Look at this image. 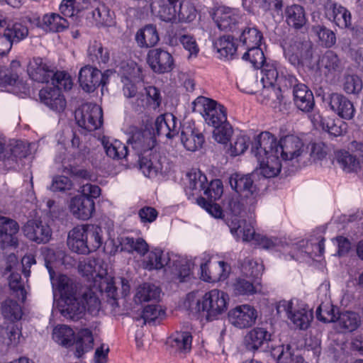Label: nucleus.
I'll return each instance as SVG.
<instances>
[{"label":"nucleus","instance_id":"f257e3e1","mask_svg":"<svg viewBox=\"0 0 363 363\" xmlns=\"http://www.w3.org/2000/svg\"><path fill=\"white\" fill-rule=\"evenodd\" d=\"M252 153L256 157L259 167L256 171L265 178L277 177L281 169L276 138L269 132H262L252 143Z\"/></svg>","mask_w":363,"mask_h":363},{"label":"nucleus","instance_id":"f03ea898","mask_svg":"<svg viewBox=\"0 0 363 363\" xmlns=\"http://www.w3.org/2000/svg\"><path fill=\"white\" fill-rule=\"evenodd\" d=\"M78 268L83 276L93 278L94 288H98L99 293L104 292L113 301L116 300L117 291L113 278L108 274L106 267L101 259H84L79 262Z\"/></svg>","mask_w":363,"mask_h":363},{"label":"nucleus","instance_id":"7ed1b4c3","mask_svg":"<svg viewBox=\"0 0 363 363\" xmlns=\"http://www.w3.org/2000/svg\"><path fill=\"white\" fill-rule=\"evenodd\" d=\"M168 281L178 284L188 281L191 275L189 264L172 252L160 251V270Z\"/></svg>","mask_w":363,"mask_h":363},{"label":"nucleus","instance_id":"20e7f679","mask_svg":"<svg viewBox=\"0 0 363 363\" xmlns=\"http://www.w3.org/2000/svg\"><path fill=\"white\" fill-rule=\"evenodd\" d=\"M228 295L223 291L212 289L206 292L196 303L199 312L206 313L208 320L216 319L227 310Z\"/></svg>","mask_w":363,"mask_h":363},{"label":"nucleus","instance_id":"39448f33","mask_svg":"<svg viewBox=\"0 0 363 363\" xmlns=\"http://www.w3.org/2000/svg\"><path fill=\"white\" fill-rule=\"evenodd\" d=\"M159 133V117L154 122L147 121L144 129L135 130L128 140L132 147L140 155L152 150L157 145Z\"/></svg>","mask_w":363,"mask_h":363},{"label":"nucleus","instance_id":"423d86ee","mask_svg":"<svg viewBox=\"0 0 363 363\" xmlns=\"http://www.w3.org/2000/svg\"><path fill=\"white\" fill-rule=\"evenodd\" d=\"M285 57L294 66L310 62L313 56V45L308 40H301L294 37L284 42L283 45Z\"/></svg>","mask_w":363,"mask_h":363},{"label":"nucleus","instance_id":"0eeeda50","mask_svg":"<svg viewBox=\"0 0 363 363\" xmlns=\"http://www.w3.org/2000/svg\"><path fill=\"white\" fill-rule=\"evenodd\" d=\"M254 174H234L229 178L231 188L245 199V203L250 205V209L255 207L259 196V190L254 184Z\"/></svg>","mask_w":363,"mask_h":363},{"label":"nucleus","instance_id":"6e6552de","mask_svg":"<svg viewBox=\"0 0 363 363\" xmlns=\"http://www.w3.org/2000/svg\"><path fill=\"white\" fill-rule=\"evenodd\" d=\"M75 118L79 126L88 131L95 130L102 125V109L96 104H83L75 111Z\"/></svg>","mask_w":363,"mask_h":363},{"label":"nucleus","instance_id":"1a4fd4ad","mask_svg":"<svg viewBox=\"0 0 363 363\" xmlns=\"http://www.w3.org/2000/svg\"><path fill=\"white\" fill-rule=\"evenodd\" d=\"M288 81V86L293 88V96L295 106L300 111L308 113L313 111L315 101L313 92L304 84L298 83L297 79L291 74L285 78Z\"/></svg>","mask_w":363,"mask_h":363},{"label":"nucleus","instance_id":"9d476101","mask_svg":"<svg viewBox=\"0 0 363 363\" xmlns=\"http://www.w3.org/2000/svg\"><path fill=\"white\" fill-rule=\"evenodd\" d=\"M194 105L203 107V116L208 125L216 127L228 123L225 108L216 101L206 97H199Z\"/></svg>","mask_w":363,"mask_h":363},{"label":"nucleus","instance_id":"9b49d317","mask_svg":"<svg viewBox=\"0 0 363 363\" xmlns=\"http://www.w3.org/2000/svg\"><path fill=\"white\" fill-rule=\"evenodd\" d=\"M278 314L285 313L289 319L299 329H307L313 320V313L306 308L294 309L292 301L282 300L277 305Z\"/></svg>","mask_w":363,"mask_h":363},{"label":"nucleus","instance_id":"f8f14e48","mask_svg":"<svg viewBox=\"0 0 363 363\" xmlns=\"http://www.w3.org/2000/svg\"><path fill=\"white\" fill-rule=\"evenodd\" d=\"M112 73L106 70L104 73L93 67L85 66L82 67L79 74V82L80 86L86 92L94 91L101 84L105 85L107 83L109 74Z\"/></svg>","mask_w":363,"mask_h":363},{"label":"nucleus","instance_id":"ddd939ff","mask_svg":"<svg viewBox=\"0 0 363 363\" xmlns=\"http://www.w3.org/2000/svg\"><path fill=\"white\" fill-rule=\"evenodd\" d=\"M279 147V157L283 160L299 161V158L303 156L304 152V145L303 141L297 136L288 135L280 138L277 141Z\"/></svg>","mask_w":363,"mask_h":363},{"label":"nucleus","instance_id":"4468645a","mask_svg":"<svg viewBox=\"0 0 363 363\" xmlns=\"http://www.w3.org/2000/svg\"><path fill=\"white\" fill-rule=\"evenodd\" d=\"M329 108L339 117L345 120L354 118L355 108L353 102L340 93H331L325 99Z\"/></svg>","mask_w":363,"mask_h":363},{"label":"nucleus","instance_id":"2eb2a0df","mask_svg":"<svg viewBox=\"0 0 363 363\" xmlns=\"http://www.w3.org/2000/svg\"><path fill=\"white\" fill-rule=\"evenodd\" d=\"M213 18L220 30L234 33L238 28L241 16L235 9L222 6L216 9Z\"/></svg>","mask_w":363,"mask_h":363},{"label":"nucleus","instance_id":"dca6fc26","mask_svg":"<svg viewBox=\"0 0 363 363\" xmlns=\"http://www.w3.org/2000/svg\"><path fill=\"white\" fill-rule=\"evenodd\" d=\"M53 71L51 64L45 58L33 57L28 62L27 72L33 81L40 83L48 82Z\"/></svg>","mask_w":363,"mask_h":363},{"label":"nucleus","instance_id":"f3484780","mask_svg":"<svg viewBox=\"0 0 363 363\" xmlns=\"http://www.w3.org/2000/svg\"><path fill=\"white\" fill-rule=\"evenodd\" d=\"M256 318V310L249 305L237 306L228 313L230 323L239 328L252 326L255 323Z\"/></svg>","mask_w":363,"mask_h":363},{"label":"nucleus","instance_id":"a211bd4d","mask_svg":"<svg viewBox=\"0 0 363 363\" xmlns=\"http://www.w3.org/2000/svg\"><path fill=\"white\" fill-rule=\"evenodd\" d=\"M24 235L37 243L48 242L52 235V231L48 225L39 220H28L23 227Z\"/></svg>","mask_w":363,"mask_h":363},{"label":"nucleus","instance_id":"6ab92c4d","mask_svg":"<svg viewBox=\"0 0 363 363\" xmlns=\"http://www.w3.org/2000/svg\"><path fill=\"white\" fill-rule=\"evenodd\" d=\"M29 22L45 31L60 32L68 26L65 18L55 13L45 14L42 18L36 16L28 18Z\"/></svg>","mask_w":363,"mask_h":363},{"label":"nucleus","instance_id":"aec40b11","mask_svg":"<svg viewBox=\"0 0 363 363\" xmlns=\"http://www.w3.org/2000/svg\"><path fill=\"white\" fill-rule=\"evenodd\" d=\"M19 226L16 221L0 216V247L16 246L18 239L16 234Z\"/></svg>","mask_w":363,"mask_h":363},{"label":"nucleus","instance_id":"412c9836","mask_svg":"<svg viewBox=\"0 0 363 363\" xmlns=\"http://www.w3.org/2000/svg\"><path fill=\"white\" fill-rule=\"evenodd\" d=\"M39 97L41 102L54 111L60 113L66 107L64 96L55 87L48 86L42 89L39 92Z\"/></svg>","mask_w":363,"mask_h":363},{"label":"nucleus","instance_id":"4be33fe9","mask_svg":"<svg viewBox=\"0 0 363 363\" xmlns=\"http://www.w3.org/2000/svg\"><path fill=\"white\" fill-rule=\"evenodd\" d=\"M325 16L340 28H350L352 25L350 12L337 4H328L325 6Z\"/></svg>","mask_w":363,"mask_h":363},{"label":"nucleus","instance_id":"5701e85b","mask_svg":"<svg viewBox=\"0 0 363 363\" xmlns=\"http://www.w3.org/2000/svg\"><path fill=\"white\" fill-rule=\"evenodd\" d=\"M94 206V200L79 195L70 200L69 210L75 218L87 220L92 216Z\"/></svg>","mask_w":363,"mask_h":363},{"label":"nucleus","instance_id":"b1692460","mask_svg":"<svg viewBox=\"0 0 363 363\" xmlns=\"http://www.w3.org/2000/svg\"><path fill=\"white\" fill-rule=\"evenodd\" d=\"M230 233L237 238H241L243 242H250L256 240L257 234L254 227L251 223L245 220H241L238 218H232L230 222L228 223Z\"/></svg>","mask_w":363,"mask_h":363},{"label":"nucleus","instance_id":"393cba45","mask_svg":"<svg viewBox=\"0 0 363 363\" xmlns=\"http://www.w3.org/2000/svg\"><path fill=\"white\" fill-rule=\"evenodd\" d=\"M260 68L262 74L261 81L264 88L274 86L276 84L280 86L282 83L288 87V81H285L288 75H279L277 62H266Z\"/></svg>","mask_w":363,"mask_h":363},{"label":"nucleus","instance_id":"a878e982","mask_svg":"<svg viewBox=\"0 0 363 363\" xmlns=\"http://www.w3.org/2000/svg\"><path fill=\"white\" fill-rule=\"evenodd\" d=\"M318 67L326 76L329 74L335 75L342 71L343 65L334 51L328 50L320 57Z\"/></svg>","mask_w":363,"mask_h":363},{"label":"nucleus","instance_id":"bb28decb","mask_svg":"<svg viewBox=\"0 0 363 363\" xmlns=\"http://www.w3.org/2000/svg\"><path fill=\"white\" fill-rule=\"evenodd\" d=\"M181 141L187 150L195 152L203 147L205 138L198 129L188 125L182 130Z\"/></svg>","mask_w":363,"mask_h":363},{"label":"nucleus","instance_id":"cd10ccee","mask_svg":"<svg viewBox=\"0 0 363 363\" xmlns=\"http://www.w3.org/2000/svg\"><path fill=\"white\" fill-rule=\"evenodd\" d=\"M87 227L88 225H79L69 233L68 245L77 253H88V247L86 245Z\"/></svg>","mask_w":363,"mask_h":363},{"label":"nucleus","instance_id":"c85d7f7f","mask_svg":"<svg viewBox=\"0 0 363 363\" xmlns=\"http://www.w3.org/2000/svg\"><path fill=\"white\" fill-rule=\"evenodd\" d=\"M22 71L21 63L18 60L11 61L8 67H0V87L21 84L20 74Z\"/></svg>","mask_w":363,"mask_h":363},{"label":"nucleus","instance_id":"c756f323","mask_svg":"<svg viewBox=\"0 0 363 363\" xmlns=\"http://www.w3.org/2000/svg\"><path fill=\"white\" fill-rule=\"evenodd\" d=\"M65 306L62 311V315L72 320H78L84 314L86 306L82 298L77 297V294L68 296L65 298Z\"/></svg>","mask_w":363,"mask_h":363},{"label":"nucleus","instance_id":"7c9ffc66","mask_svg":"<svg viewBox=\"0 0 363 363\" xmlns=\"http://www.w3.org/2000/svg\"><path fill=\"white\" fill-rule=\"evenodd\" d=\"M46 267L50 274L53 289L57 290L63 298L76 294V286L68 277L60 274L54 278L55 272L49 265V263H47Z\"/></svg>","mask_w":363,"mask_h":363},{"label":"nucleus","instance_id":"2f4dec72","mask_svg":"<svg viewBox=\"0 0 363 363\" xmlns=\"http://www.w3.org/2000/svg\"><path fill=\"white\" fill-rule=\"evenodd\" d=\"M284 16L286 23L296 30L301 28L307 21L305 10L298 4L287 6Z\"/></svg>","mask_w":363,"mask_h":363},{"label":"nucleus","instance_id":"473e14b6","mask_svg":"<svg viewBox=\"0 0 363 363\" xmlns=\"http://www.w3.org/2000/svg\"><path fill=\"white\" fill-rule=\"evenodd\" d=\"M119 245L116 250L125 251L129 253L133 252L143 256L148 251V245L143 238H133L130 237H121L118 239Z\"/></svg>","mask_w":363,"mask_h":363},{"label":"nucleus","instance_id":"72a5a7b5","mask_svg":"<svg viewBox=\"0 0 363 363\" xmlns=\"http://www.w3.org/2000/svg\"><path fill=\"white\" fill-rule=\"evenodd\" d=\"M192 335L188 331H177L167 340L166 344L181 352H189L191 349Z\"/></svg>","mask_w":363,"mask_h":363},{"label":"nucleus","instance_id":"f704fd0d","mask_svg":"<svg viewBox=\"0 0 363 363\" xmlns=\"http://www.w3.org/2000/svg\"><path fill=\"white\" fill-rule=\"evenodd\" d=\"M335 160L342 169L346 172H357L362 170V165L356 156L346 150H337L335 153Z\"/></svg>","mask_w":363,"mask_h":363},{"label":"nucleus","instance_id":"c9c22d12","mask_svg":"<svg viewBox=\"0 0 363 363\" xmlns=\"http://www.w3.org/2000/svg\"><path fill=\"white\" fill-rule=\"evenodd\" d=\"M271 340V334L263 328H255L248 333L245 337L248 350H256L264 343Z\"/></svg>","mask_w":363,"mask_h":363},{"label":"nucleus","instance_id":"e433bc0d","mask_svg":"<svg viewBox=\"0 0 363 363\" xmlns=\"http://www.w3.org/2000/svg\"><path fill=\"white\" fill-rule=\"evenodd\" d=\"M102 145L106 155L113 159H122L128 155V147L120 140L104 137L101 140Z\"/></svg>","mask_w":363,"mask_h":363},{"label":"nucleus","instance_id":"4c0bfd02","mask_svg":"<svg viewBox=\"0 0 363 363\" xmlns=\"http://www.w3.org/2000/svg\"><path fill=\"white\" fill-rule=\"evenodd\" d=\"M87 57L92 63L106 65L109 61L110 53L108 49L104 48L100 42L94 41L89 45Z\"/></svg>","mask_w":363,"mask_h":363},{"label":"nucleus","instance_id":"58836bf2","mask_svg":"<svg viewBox=\"0 0 363 363\" xmlns=\"http://www.w3.org/2000/svg\"><path fill=\"white\" fill-rule=\"evenodd\" d=\"M216 268L218 271V273L209 272L208 274V264L206 263L202 264L201 265L202 279L206 281L215 282L216 281L225 280L228 277L230 267L227 263L223 261H219Z\"/></svg>","mask_w":363,"mask_h":363},{"label":"nucleus","instance_id":"ea45409f","mask_svg":"<svg viewBox=\"0 0 363 363\" xmlns=\"http://www.w3.org/2000/svg\"><path fill=\"white\" fill-rule=\"evenodd\" d=\"M75 345L76 355L78 357L91 350L94 346V337L91 331L88 328H82L78 331Z\"/></svg>","mask_w":363,"mask_h":363},{"label":"nucleus","instance_id":"a19ab883","mask_svg":"<svg viewBox=\"0 0 363 363\" xmlns=\"http://www.w3.org/2000/svg\"><path fill=\"white\" fill-rule=\"evenodd\" d=\"M21 337V330L18 325L11 323L6 327L0 326V344L16 346Z\"/></svg>","mask_w":363,"mask_h":363},{"label":"nucleus","instance_id":"79ce46f5","mask_svg":"<svg viewBox=\"0 0 363 363\" xmlns=\"http://www.w3.org/2000/svg\"><path fill=\"white\" fill-rule=\"evenodd\" d=\"M52 339L64 347H70L74 342V332L66 325H58L52 331Z\"/></svg>","mask_w":363,"mask_h":363},{"label":"nucleus","instance_id":"37998d69","mask_svg":"<svg viewBox=\"0 0 363 363\" xmlns=\"http://www.w3.org/2000/svg\"><path fill=\"white\" fill-rule=\"evenodd\" d=\"M214 46L220 57L228 60L233 58L237 50L234 38L230 35L220 37L215 42Z\"/></svg>","mask_w":363,"mask_h":363},{"label":"nucleus","instance_id":"c03bdc74","mask_svg":"<svg viewBox=\"0 0 363 363\" xmlns=\"http://www.w3.org/2000/svg\"><path fill=\"white\" fill-rule=\"evenodd\" d=\"M337 320L338 325L345 332H353L361 324L359 315L357 313L349 311L340 313Z\"/></svg>","mask_w":363,"mask_h":363},{"label":"nucleus","instance_id":"a18cd8bd","mask_svg":"<svg viewBox=\"0 0 363 363\" xmlns=\"http://www.w3.org/2000/svg\"><path fill=\"white\" fill-rule=\"evenodd\" d=\"M136 40L140 46L154 47L159 41L156 26L148 25L136 34Z\"/></svg>","mask_w":363,"mask_h":363},{"label":"nucleus","instance_id":"49530a36","mask_svg":"<svg viewBox=\"0 0 363 363\" xmlns=\"http://www.w3.org/2000/svg\"><path fill=\"white\" fill-rule=\"evenodd\" d=\"M177 118L172 113L160 114V136L172 139L179 133Z\"/></svg>","mask_w":363,"mask_h":363},{"label":"nucleus","instance_id":"de8ad7c7","mask_svg":"<svg viewBox=\"0 0 363 363\" xmlns=\"http://www.w3.org/2000/svg\"><path fill=\"white\" fill-rule=\"evenodd\" d=\"M274 357H277L279 363H303V359L296 354L291 345H280L272 352Z\"/></svg>","mask_w":363,"mask_h":363},{"label":"nucleus","instance_id":"09e8293b","mask_svg":"<svg viewBox=\"0 0 363 363\" xmlns=\"http://www.w3.org/2000/svg\"><path fill=\"white\" fill-rule=\"evenodd\" d=\"M262 33L255 27H247L240 35V42L245 48L260 46Z\"/></svg>","mask_w":363,"mask_h":363},{"label":"nucleus","instance_id":"8fccbe9b","mask_svg":"<svg viewBox=\"0 0 363 363\" xmlns=\"http://www.w3.org/2000/svg\"><path fill=\"white\" fill-rule=\"evenodd\" d=\"M224 207L235 218L240 215L242 211L247 209L249 211L254 210L255 207L250 209V205L246 204L245 199L244 197L239 198L237 196L228 197L224 201Z\"/></svg>","mask_w":363,"mask_h":363},{"label":"nucleus","instance_id":"3c124183","mask_svg":"<svg viewBox=\"0 0 363 363\" xmlns=\"http://www.w3.org/2000/svg\"><path fill=\"white\" fill-rule=\"evenodd\" d=\"M102 229L94 225H88L86 228V245L88 247V252L99 249L103 242Z\"/></svg>","mask_w":363,"mask_h":363},{"label":"nucleus","instance_id":"603ef678","mask_svg":"<svg viewBox=\"0 0 363 363\" xmlns=\"http://www.w3.org/2000/svg\"><path fill=\"white\" fill-rule=\"evenodd\" d=\"M92 17L99 26H110L113 24V13H111L108 6L99 3L92 11Z\"/></svg>","mask_w":363,"mask_h":363},{"label":"nucleus","instance_id":"864d4df0","mask_svg":"<svg viewBox=\"0 0 363 363\" xmlns=\"http://www.w3.org/2000/svg\"><path fill=\"white\" fill-rule=\"evenodd\" d=\"M179 0H160V20L174 21L177 18Z\"/></svg>","mask_w":363,"mask_h":363},{"label":"nucleus","instance_id":"5fc2aeb1","mask_svg":"<svg viewBox=\"0 0 363 363\" xmlns=\"http://www.w3.org/2000/svg\"><path fill=\"white\" fill-rule=\"evenodd\" d=\"M339 309L330 303H323L316 309L317 318L323 323H333L337 320Z\"/></svg>","mask_w":363,"mask_h":363},{"label":"nucleus","instance_id":"6e6d98bb","mask_svg":"<svg viewBox=\"0 0 363 363\" xmlns=\"http://www.w3.org/2000/svg\"><path fill=\"white\" fill-rule=\"evenodd\" d=\"M1 313L4 318L15 321L21 318L23 312L21 306L16 301L8 298L1 304Z\"/></svg>","mask_w":363,"mask_h":363},{"label":"nucleus","instance_id":"4d7b16f0","mask_svg":"<svg viewBox=\"0 0 363 363\" xmlns=\"http://www.w3.org/2000/svg\"><path fill=\"white\" fill-rule=\"evenodd\" d=\"M88 4V0H62L60 11L65 16L72 17L86 8Z\"/></svg>","mask_w":363,"mask_h":363},{"label":"nucleus","instance_id":"13d9d810","mask_svg":"<svg viewBox=\"0 0 363 363\" xmlns=\"http://www.w3.org/2000/svg\"><path fill=\"white\" fill-rule=\"evenodd\" d=\"M94 290H98V288L94 286L85 292L81 297L82 303L86 306V310L91 315H96L98 314L101 308V301L98 297L96 292Z\"/></svg>","mask_w":363,"mask_h":363},{"label":"nucleus","instance_id":"bf43d9fd","mask_svg":"<svg viewBox=\"0 0 363 363\" xmlns=\"http://www.w3.org/2000/svg\"><path fill=\"white\" fill-rule=\"evenodd\" d=\"M184 33V30L182 26L178 23H172L165 28V33L163 35V43L170 46H176Z\"/></svg>","mask_w":363,"mask_h":363},{"label":"nucleus","instance_id":"052dcab7","mask_svg":"<svg viewBox=\"0 0 363 363\" xmlns=\"http://www.w3.org/2000/svg\"><path fill=\"white\" fill-rule=\"evenodd\" d=\"M4 33L13 43H18L28 36V29L27 26L22 23L16 22L8 25L4 30Z\"/></svg>","mask_w":363,"mask_h":363},{"label":"nucleus","instance_id":"680f3d73","mask_svg":"<svg viewBox=\"0 0 363 363\" xmlns=\"http://www.w3.org/2000/svg\"><path fill=\"white\" fill-rule=\"evenodd\" d=\"M312 31L317 35L322 45L326 48H331L336 43V36L333 31L323 25H314L311 28Z\"/></svg>","mask_w":363,"mask_h":363},{"label":"nucleus","instance_id":"e2e57ef3","mask_svg":"<svg viewBox=\"0 0 363 363\" xmlns=\"http://www.w3.org/2000/svg\"><path fill=\"white\" fill-rule=\"evenodd\" d=\"M247 51L243 54L242 58L249 61L253 67L259 69L265 62V57L259 46L245 48Z\"/></svg>","mask_w":363,"mask_h":363},{"label":"nucleus","instance_id":"0e129e2a","mask_svg":"<svg viewBox=\"0 0 363 363\" xmlns=\"http://www.w3.org/2000/svg\"><path fill=\"white\" fill-rule=\"evenodd\" d=\"M363 87L362 79L356 74L345 75L343 79L342 89L348 94H357Z\"/></svg>","mask_w":363,"mask_h":363},{"label":"nucleus","instance_id":"69168bd1","mask_svg":"<svg viewBox=\"0 0 363 363\" xmlns=\"http://www.w3.org/2000/svg\"><path fill=\"white\" fill-rule=\"evenodd\" d=\"M70 152L75 159L83 160L89 152L86 143L74 134L71 140Z\"/></svg>","mask_w":363,"mask_h":363},{"label":"nucleus","instance_id":"338daca9","mask_svg":"<svg viewBox=\"0 0 363 363\" xmlns=\"http://www.w3.org/2000/svg\"><path fill=\"white\" fill-rule=\"evenodd\" d=\"M189 185L188 187L192 191H203L208 185V181L206 175L200 170L194 171L188 173Z\"/></svg>","mask_w":363,"mask_h":363},{"label":"nucleus","instance_id":"774afa93","mask_svg":"<svg viewBox=\"0 0 363 363\" xmlns=\"http://www.w3.org/2000/svg\"><path fill=\"white\" fill-rule=\"evenodd\" d=\"M250 138L244 135H239L230 143L229 152L231 156L236 157L243 154L249 147Z\"/></svg>","mask_w":363,"mask_h":363}]
</instances>
